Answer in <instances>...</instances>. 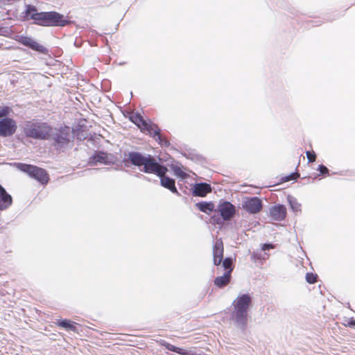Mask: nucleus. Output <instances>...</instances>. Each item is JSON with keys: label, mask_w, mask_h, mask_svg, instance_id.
Returning a JSON list of instances; mask_svg holds the SVG:
<instances>
[{"label": "nucleus", "mask_w": 355, "mask_h": 355, "mask_svg": "<svg viewBox=\"0 0 355 355\" xmlns=\"http://www.w3.org/2000/svg\"><path fill=\"white\" fill-rule=\"evenodd\" d=\"M211 188L209 184L207 183L196 184L194 186L193 193L196 196L204 197L208 193L211 192Z\"/></svg>", "instance_id": "16"}, {"label": "nucleus", "mask_w": 355, "mask_h": 355, "mask_svg": "<svg viewBox=\"0 0 355 355\" xmlns=\"http://www.w3.org/2000/svg\"><path fill=\"white\" fill-rule=\"evenodd\" d=\"M25 135L33 139H49L52 132V128L46 123L28 121L24 125Z\"/></svg>", "instance_id": "4"}, {"label": "nucleus", "mask_w": 355, "mask_h": 355, "mask_svg": "<svg viewBox=\"0 0 355 355\" xmlns=\"http://www.w3.org/2000/svg\"><path fill=\"white\" fill-rule=\"evenodd\" d=\"M231 278V270L226 271L223 275L217 277L214 280V284L216 286L221 288L226 286L230 282Z\"/></svg>", "instance_id": "17"}, {"label": "nucleus", "mask_w": 355, "mask_h": 355, "mask_svg": "<svg viewBox=\"0 0 355 355\" xmlns=\"http://www.w3.org/2000/svg\"><path fill=\"white\" fill-rule=\"evenodd\" d=\"M306 156H307V158L309 159V162H313L315 160V154L314 152H310V151H307L306 152Z\"/></svg>", "instance_id": "25"}, {"label": "nucleus", "mask_w": 355, "mask_h": 355, "mask_svg": "<svg viewBox=\"0 0 355 355\" xmlns=\"http://www.w3.org/2000/svg\"><path fill=\"white\" fill-rule=\"evenodd\" d=\"M348 326L355 328V320H352L349 321L348 323Z\"/></svg>", "instance_id": "29"}, {"label": "nucleus", "mask_w": 355, "mask_h": 355, "mask_svg": "<svg viewBox=\"0 0 355 355\" xmlns=\"http://www.w3.org/2000/svg\"><path fill=\"white\" fill-rule=\"evenodd\" d=\"M17 168L20 171L28 173L31 177L36 179L42 184H45L49 180L46 172L41 168L25 164H18Z\"/></svg>", "instance_id": "7"}, {"label": "nucleus", "mask_w": 355, "mask_h": 355, "mask_svg": "<svg viewBox=\"0 0 355 355\" xmlns=\"http://www.w3.org/2000/svg\"><path fill=\"white\" fill-rule=\"evenodd\" d=\"M92 162L94 164H97V163L107 164V163L110 162L109 157L106 153H96L93 157Z\"/></svg>", "instance_id": "18"}, {"label": "nucleus", "mask_w": 355, "mask_h": 355, "mask_svg": "<svg viewBox=\"0 0 355 355\" xmlns=\"http://www.w3.org/2000/svg\"><path fill=\"white\" fill-rule=\"evenodd\" d=\"M299 175L297 173H292L291 175L286 177V181L291 180H295Z\"/></svg>", "instance_id": "27"}, {"label": "nucleus", "mask_w": 355, "mask_h": 355, "mask_svg": "<svg viewBox=\"0 0 355 355\" xmlns=\"http://www.w3.org/2000/svg\"><path fill=\"white\" fill-rule=\"evenodd\" d=\"M130 120L135 123L141 130H146L150 135L157 137V139L161 141V136L159 135V129L158 127L152 123L145 121L140 114L134 113L130 117Z\"/></svg>", "instance_id": "6"}, {"label": "nucleus", "mask_w": 355, "mask_h": 355, "mask_svg": "<svg viewBox=\"0 0 355 355\" xmlns=\"http://www.w3.org/2000/svg\"><path fill=\"white\" fill-rule=\"evenodd\" d=\"M71 130L69 127H66L62 130L56 131L53 134V139L55 140L59 147H63L68 144L71 140Z\"/></svg>", "instance_id": "9"}, {"label": "nucleus", "mask_w": 355, "mask_h": 355, "mask_svg": "<svg viewBox=\"0 0 355 355\" xmlns=\"http://www.w3.org/2000/svg\"><path fill=\"white\" fill-rule=\"evenodd\" d=\"M288 202L291 209L294 211L297 212L300 211L301 205L297 201V200L295 198L288 197Z\"/></svg>", "instance_id": "21"}, {"label": "nucleus", "mask_w": 355, "mask_h": 355, "mask_svg": "<svg viewBox=\"0 0 355 355\" xmlns=\"http://www.w3.org/2000/svg\"><path fill=\"white\" fill-rule=\"evenodd\" d=\"M11 109L8 107H3L0 109V136L6 137L12 136L17 130L16 121L9 118L8 116Z\"/></svg>", "instance_id": "5"}, {"label": "nucleus", "mask_w": 355, "mask_h": 355, "mask_svg": "<svg viewBox=\"0 0 355 355\" xmlns=\"http://www.w3.org/2000/svg\"><path fill=\"white\" fill-rule=\"evenodd\" d=\"M270 216L272 220H282L286 217V209L284 206L277 205L269 209Z\"/></svg>", "instance_id": "11"}, {"label": "nucleus", "mask_w": 355, "mask_h": 355, "mask_svg": "<svg viewBox=\"0 0 355 355\" xmlns=\"http://www.w3.org/2000/svg\"><path fill=\"white\" fill-rule=\"evenodd\" d=\"M232 259L230 258H226L223 261V267L224 268L225 270H226V271L229 270H231V272L232 271Z\"/></svg>", "instance_id": "22"}, {"label": "nucleus", "mask_w": 355, "mask_h": 355, "mask_svg": "<svg viewBox=\"0 0 355 355\" xmlns=\"http://www.w3.org/2000/svg\"><path fill=\"white\" fill-rule=\"evenodd\" d=\"M28 14L40 26H65L69 21L57 12H37L35 8L29 7Z\"/></svg>", "instance_id": "3"}, {"label": "nucleus", "mask_w": 355, "mask_h": 355, "mask_svg": "<svg viewBox=\"0 0 355 355\" xmlns=\"http://www.w3.org/2000/svg\"><path fill=\"white\" fill-rule=\"evenodd\" d=\"M306 279L309 284H313L316 281V276L312 273H307Z\"/></svg>", "instance_id": "24"}, {"label": "nucleus", "mask_w": 355, "mask_h": 355, "mask_svg": "<svg viewBox=\"0 0 355 355\" xmlns=\"http://www.w3.org/2000/svg\"><path fill=\"white\" fill-rule=\"evenodd\" d=\"M12 202V197L0 185V210L8 208Z\"/></svg>", "instance_id": "14"}, {"label": "nucleus", "mask_w": 355, "mask_h": 355, "mask_svg": "<svg viewBox=\"0 0 355 355\" xmlns=\"http://www.w3.org/2000/svg\"><path fill=\"white\" fill-rule=\"evenodd\" d=\"M218 211L220 213L223 218L225 220H230L235 214V207L229 202H224L219 205Z\"/></svg>", "instance_id": "10"}, {"label": "nucleus", "mask_w": 355, "mask_h": 355, "mask_svg": "<svg viewBox=\"0 0 355 355\" xmlns=\"http://www.w3.org/2000/svg\"><path fill=\"white\" fill-rule=\"evenodd\" d=\"M174 173L182 178H184L186 177V173L182 171V169L179 167L174 168Z\"/></svg>", "instance_id": "23"}, {"label": "nucleus", "mask_w": 355, "mask_h": 355, "mask_svg": "<svg viewBox=\"0 0 355 355\" xmlns=\"http://www.w3.org/2000/svg\"><path fill=\"white\" fill-rule=\"evenodd\" d=\"M214 263L218 266L221 263L223 257V243L220 239H218L213 248Z\"/></svg>", "instance_id": "12"}, {"label": "nucleus", "mask_w": 355, "mask_h": 355, "mask_svg": "<svg viewBox=\"0 0 355 355\" xmlns=\"http://www.w3.org/2000/svg\"><path fill=\"white\" fill-rule=\"evenodd\" d=\"M57 324L60 327H62L66 329H70L73 331H76V327L74 326L73 323L71 322L70 320H62L59 321Z\"/></svg>", "instance_id": "20"}, {"label": "nucleus", "mask_w": 355, "mask_h": 355, "mask_svg": "<svg viewBox=\"0 0 355 355\" xmlns=\"http://www.w3.org/2000/svg\"><path fill=\"white\" fill-rule=\"evenodd\" d=\"M19 42L24 46H28L39 52L43 53L46 50L44 46L38 44L35 40L29 37L21 36L19 37Z\"/></svg>", "instance_id": "13"}, {"label": "nucleus", "mask_w": 355, "mask_h": 355, "mask_svg": "<svg viewBox=\"0 0 355 355\" xmlns=\"http://www.w3.org/2000/svg\"><path fill=\"white\" fill-rule=\"evenodd\" d=\"M251 302L252 298L249 294H240L233 301L232 319L238 327L243 328L245 327Z\"/></svg>", "instance_id": "2"}, {"label": "nucleus", "mask_w": 355, "mask_h": 355, "mask_svg": "<svg viewBox=\"0 0 355 355\" xmlns=\"http://www.w3.org/2000/svg\"><path fill=\"white\" fill-rule=\"evenodd\" d=\"M128 158L131 163L138 167L143 166L142 171L146 173H155L160 178L161 185L171 192L178 193L177 189L175 186V180L165 174L167 168L160 165L155 158L150 155H143L137 152H132L128 155Z\"/></svg>", "instance_id": "1"}, {"label": "nucleus", "mask_w": 355, "mask_h": 355, "mask_svg": "<svg viewBox=\"0 0 355 355\" xmlns=\"http://www.w3.org/2000/svg\"><path fill=\"white\" fill-rule=\"evenodd\" d=\"M319 171H320L321 174H327L329 172L328 168L326 166H323V165H320L319 166Z\"/></svg>", "instance_id": "26"}, {"label": "nucleus", "mask_w": 355, "mask_h": 355, "mask_svg": "<svg viewBox=\"0 0 355 355\" xmlns=\"http://www.w3.org/2000/svg\"><path fill=\"white\" fill-rule=\"evenodd\" d=\"M163 345L168 350L176 352L180 355H197L196 352L191 349H182L168 343H164Z\"/></svg>", "instance_id": "15"}, {"label": "nucleus", "mask_w": 355, "mask_h": 355, "mask_svg": "<svg viewBox=\"0 0 355 355\" xmlns=\"http://www.w3.org/2000/svg\"><path fill=\"white\" fill-rule=\"evenodd\" d=\"M242 206L248 212L257 214L262 209V202L257 197H245L243 199Z\"/></svg>", "instance_id": "8"}, {"label": "nucleus", "mask_w": 355, "mask_h": 355, "mask_svg": "<svg viewBox=\"0 0 355 355\" xmlns=\"http://www.w3.org/2000/svg\"><path fill=\"white\" fill-rule=\"evenodd\" d=\"M270 248H272V245H270V244H264L263 246V250H269Z\"/></svg>", "instance_id": "28"}, {"label": "nucleus", "mask_w": 355, "mask_h": 355, "mask_svg": "<svg viewBox=\"0 0 355 355\" xmlns=\"http://www.w3.org/2000/svg\"><path fill=\"white\" fill-rule=\"evenodd\" d=\"M196 206L199 208L201 211L206 214H209L212 211L214 208V205L211 202H199L196 204Z\"/></svg>", "instance_id": "19"}]
</instances>
